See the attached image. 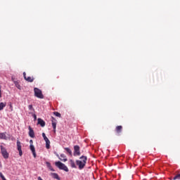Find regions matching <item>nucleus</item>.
Listing matches in <instances>:
<instances>
[{"instance_id":"28","label":"nucleus","mask_w":180,"mask_h":180,"mask_svg":"<svg viewBox=\"0 0 180 180\" xmlns=\"http://www.w3.org/2000/svg\"><path fill=\"white\" fill-rule=\"evenodd\" d=\"M33 117H34V120H36V119H37V116H36V114H34Z\"/></svg>"},{"instance_id":"14","label":"nucleus","mask_w":180,"mask_h":180,"mask_svg":"<svg viewBox=\"0 0 180 180\" xmlns=\"http://www.w3.org/2000/svg\"><path fill=\"white\" fill-rule=\"evenodd\" d=\"M7 137H6V132H2L0 133V139L1 140H6Z\"/></svg>"},{"instance_id":"8","label":"nucleus","mask_w":180,"mask_h":180,"mask_svg":"<svg viewBox=\"0 0 180 180\" xmlns=\"http://www.w3.org/2000/svg\"><path fill=\"white\" fill-rule=\"evenodd\" d=\"M29 136L32 139H34V131L32 129V127H29Z\"/></svg>"},{"instance_id":"6","label":"nucleus","mask_w":180,"mask_h":180,"mask_svg":"<svg viewBox=\"0 0 180 180\" xmlns=\"http://www.w3.org/2000/svg\"><path fill=\"white\" fill-rule=\"evenodd\" d=\"M24 79L27 82H33L34 81V77H26V72H23Z\"/></svg>"},{"instance_id":"7","label":"nucleus","mask_w":180,"mask_h":180,"mask_svg":"<svg viewBox=\"0 0 180 180\" xmlns=\"http://www.w3.org/2000/svg\"><path fill=\"white\" fill-rule=\"evenodd\" d=\"M17 148L19 151V155L22 157L23 155V153L22 152V146L20 145V141H17Z\"/></svg>"},{"instance_id":"31","label":"nucleus","mask_w":180,"mask_h":180,"mask_svg":"<svg viewBox=\"0 0 180 180\" xmlns=\"http://www.w3.org/2000/svg\"><path fill=\"white\" fill-rule=\"evenodd\" d=\"M38 180H43V179H41V176H39V177H38Z\"/></svg>"},{"instance_id":"12","label":"nucleus","mask_w":180,"mask_h":180,"mask_svg":"<svg viewBox=\"0 0 180 180\" xmlns=\"http://www.w3.org/2000/svg\"><path fill=\"white\" fill-rule=\"evenodd\" d=\"M51 175L53 178V179L61 180L60 176H58V174L57 173H51Z\"/></svg>"},{"instance_id":"1","label":"nucleus","mask_w":180,"mask_h":180,"mask_svg":"<svg viewBox=\"0 0 180 180\" xmlns=\"http://www.w3.org/2000/svg\"><path fill=\"white\" fill-rule=\"evenodd\" d=\"M88 158L82 155L79 158V160H76V165L79 167V169H84L85 165H86V161Z\"/></svg>"},{"instance_id":"21","label":"nucleus","mask_w":180,"mask_h":180,"mask_svg":"<svg viewBox=\"0 0 180 180\" xmlns=\"http://www.w3.org/2000/svg\"><path fill=\"white\" fill-rule=\"evenodd\" d=\"M53 115H55V116L57 117H61V114L58 112H53Z\"/></svg>"},{"instance_id":"27","label":"nucleus","mask_w":180,"mask_h":180,"mask_svg":"<svg viewBox=\"0 0 180 180\" xmlns=\"http://www.w3.org/2000/svg\"><path fill=\"white\" fill-rule=\"evenodd\" d=\"M30 146H32V145L33 146V140L30 141Z\"/></svg>"},{"instance_id":"4","label":"nucleus","mask_w":180,"mask_h":180,"mask_svg":"<svg viewBox=\"0 0 180 180\" xmlns=\"http://www.w3.org/2000/svg\"><path fill=\"white\" fill-rule=\"evenodd\" d=\"M0 148L4 158H5L6 160L9 158V153H8V151H6V148H5V147H4L3 146H1Z\"/></svg>"},{"instance_id":"10","label":"nucleus","mask_w":180,"mask_h":180,"mask_svg":"<svg viewBox=\"0 0 180 180\" xmlns=\"http://www.w3.org/2000/svg\"><path fill=\"white\" fill-rule=\"evenodd\" d=\"M38 124H40L41 127H44L46 126V122L41 118H38Z\"/></svg>"},{"instance_id":"30","label":"nucleus","mask_w":180,"mask_h":180,"mask_svg":"<svg viewBox=\"0 0 180 180\" xmlns=\"http://www.w3.org/2000/svg\"><path fill=\"white\" fill-rule=\"evenodd\" d=\"M4 176V174H2V172H0V177L1 178H3Z\"/></svg>"},{"instance_id":"2","label":"nucleus","mask_w":180,"mask_h":180,"mask_svg":"<svg viewBox=\"0 0 180 180\" xmlns=\"http://www.w3.org/2000/svg\"><path fill=\"white\" fill-rule=\"evenodd\" d=\"M55 165H56V167L59 168V169H62L63 171H65V172H68V171H69L68 167L60 161L56 162Z\"/></svg>"},{"instance_id":"17","label":"nucleus","mask_w":180,"mask_h":180,"mask_svg":"<svg viewBox=\"0 0 180 180\" xmlns=\"http://www.w3.org/2000/svg\"><path fill=\"white\" fill-rule=\"evenodd\" d=\"M5 106H6V103H0V110H3Z\"/></svg>"},{"instance_id":"11","label":"nucleus","mask_w":180,"mask_h":180,"mask_svg":"<svg viewBox=\"0 0 180 180\" xmlns=\"http://www.w3.org/2000/svg\"><path fill=\"white\" fill-rule=\"evenodd\" d=\"M176 175L173 178H171V180H180V172L179 171L176 172Z\"/></svg>"},{"instance_id":"9","label":"nucleus","mask_w":180,"mask_h":180,"mask_svg":"<svg viewBox=\"0 0 180 180\" xmlns=\"http://www.w3.org/2000/svg\"><path fill=\"white\" fill-rule=\"evenodd\" d=\"M59 160H60V161H63V162L68 161V159H67V155L63 153L60 154V158H59Z\"/></svg>"},{"instance_id":"25","label":"nucleus","mask_w":180,"mask_h":180,"mask_svg":"<svg viewBox=\"0 0 180 180\" xmlns=\"http://www.w3.org/2000/svg\"><path fill=\"white\" fill-rule=\"evenodd\" d=\"M44 141L46 143L47 141H50V140H49V138H44Z\"/></svg>"},{"instance_id":"15","label":"nucleus","mask_w":180,"mask_h":180,"mask_svg":"<svg viewBox=\"0 0 180 180\" xmlns=\"http://www.w3.org/2000/svg\"><path fill=\"white\" fill-rule=\"evenodd\" d=\"M69 162H70V165L72 168H77V165H75V162H74L73 160H70Z\"/></svg>"},{"instance_id":"19","label":"nucleus","mask_w":180,"mask_h":180,"mask_svg":"<svg viewBox=\"0 0 180 180\" xmlns=\"http://www.w3.org/2000/svg\"><path fill=\"white\" fill-rule=\"evenodd\" d=\"M30 148L32 153L36 152V149L34 148V146H33L32 144H31V145L30 146Z\"/></svg>"},{"instance_id":"34","label":"nucleus","mask_w":180,"mask_h":180,"mask_svg":"<svg viewBox=\"0 0 180 180\" xmlns=\"http://www.w3.org/2000/svg\"><path fill=\"white\" fill-rule=\"evenodd\" d=\"M57 157H59V155H57Z\"/></svg>"},{"instance_id":"3","label":"nucleus","mask_w":180,"mask_h":180,"mask_svg":"<svg viewBox=\"0 0 180 180\" xmlns=\"http://www.w3.org/2000/svg\"><path fill=\"white\" fill-rule=\"evenodd\" d=\"M34 92L37 98H39V99H43L44 98V96H43V93H41V90L37 88H34Z\"/></svg>"},{"instance_id":"29","label":"nucleus","mask_w":180,"mask_h":180,"mask_svg":"<svg viewBox=\"0 0 180 180\" xmlns=\"http://www.w3.org/2000/svg\"><path fill=\"white\" fill-rule=\"evenodd\" d=\"M33 156L34 158H36V152H32Z\"/></svg>"},{"instance_id":"26","label":"nucleus","mask_w":180,"mask_h":180,"mask_svg":"<svg viewBox=\"0 0 180 180\" xmlns=\"http://www.w3.org/2000/svg\"><path fill=\"white\" fill-rule=\"evenodd\" d=\"M42 136L44 137V139L47 137V136H46V134L45 133H42Z\"/></svg>"},{"instance_id":"22","label":"nucleus","mask_w":180,"mask_h":180,"mask_svg":"<svg viewBox=\"0 0 180 180\" xmlns=\"http://www.w3.org/2000/svg\"><path fill=\"white\" fill-rule=\"evenodd\" d=\"M14 84L18 89H20V84L18 82H14Z\"/></svg>"},{"instance_id":"23","label":"nucleus","mask_w":180,"mask_h":180,"mask_svg":"<svg viewBox=\"0 0 180 180\" xmlns=\"http://www.w3.org/2000/svg\"><path fill=\"white\" fill-rule=\"evenodd\" d=\"M46 147L47 150L50 148V141H48L47 142H46Z\"/></svg>"},{"instance_id":"13","label":"nucleus","mask_w":180,"mask_h":180,"mask_svg":"<svg viewBox=\"0 0 180 180\" xmlns=\"http://www.w3.org/2000/svg\"><path fill=\"white\" fill-rule=\"evenodd\" d=\"M122 129H123V127H122V125L117 126L115 128V131L116 133L120 134V133L122 131Z\"/></svg>"},{"instance_id":"5","label":"nucleus","mask_w":180,"mask_h":180,"mask_svg":"<svg viewBox=\"0 0 180 180\" xmlns=\"http://www.w3.org/2000/svg\"><path fill=\"white\" fill-rule=\"evenodd\" d=\"M80 150V148H79V146L78 145H76L74 146V153L73 155L75 156L77 155H81V152L79 151Z\"/></svg>"},{"instance_id":"16","label":"nucleus","mask_w":180,"mask_h":180,"mask_svg":"<svg viewBox=\"0 0 180 180\" xmlns=\"http://www.w3.org/2000/svg\"><path fill=\"white\" fill-rule=\"evenodd\" d=\"M46 167L49 168V169H50V171H52L53 172L56 171L54 169H53V167H51V164L50 162H46Z\"/></svg>"},{"instance_id":"24","label":"nucleus","mask_w":180,"mask_h":180,"mask_svg":"<svg viewBox=\"0 0 180 180\" xmlns=\"http://www.w3.org/2000/svg\"><path fill=\"white\" fill-rule=\"evenodd\" d=\"M28 109H29L30 110H34V109H33V105H28Z\"/></svg>"},{"instance_id":"32","label":"nucleus","mask_w":180,"mask_h":180,"mask_svg":"<svg viewBox=\"0 0 180 180\" xmlns=\"http://www.w3.org/2000/svg\"><path fill=\"white\" fill-rule=\"evenodd\" d=\"M0 98H2V94L1 93V90H0Z\"/></svg>"},{"instance_id":"18","label":"nucleus","mask_w":180,"mask_h":180,"mask_svg":"<svg viewBox=\"0 0 180 180\" xmlns=\"http://www.w3.org/2000/svg\"><path fill=\"white\" fill-rule=\"evenodd\" d=\"M65 151H67V153H68V154H70L71 156L72 155V151L71 150V149H70L69 148H65Z\"/></svg>"},{"instance_id":"20","label":"nucleus","mask_w":180,"mask_h":180,"mask_svg":"<svg viewBox=\"0 0 180 180\" xmlns=\"http://www.w3.org/2000/svg\"><path fill=\"white\" fill-rule=\"evenodd\" d=\"M52 127H53L54 131H56V127H57V123L52 121Z\"/></svg>"},{"instance_id":"33","label":"nucleus","mask_w":180,"mask_h":180,"mask_svg":"<svg viewBox=\"0 0 180 180\" xmlns=\"http://www.w3.org/2000/svg\"><path fill=\"white\" fill-rule=\"evenodd\" d=\"M52 119H53V120H56V119L54 117H52Z\"/></svg>"}]
</instances>
